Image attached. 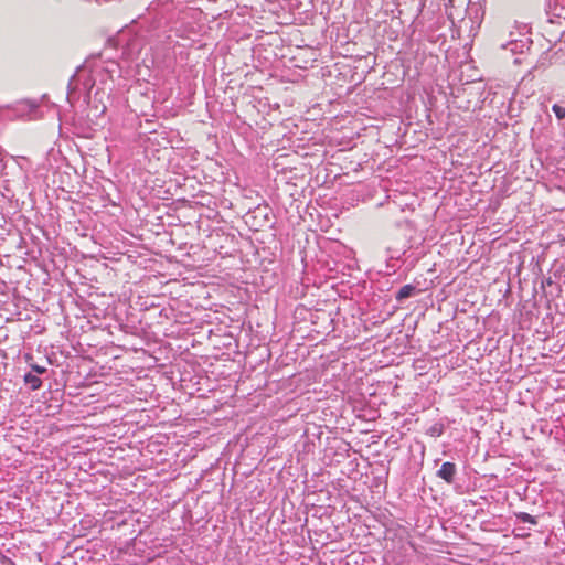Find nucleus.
Returning <instances> with one entry per match:
<instances>
[{
  "mask_svg": "<svg viewBox=\"0 0 565 565\" xmlns=\"http://www.w3.org/2000/svg\"><path fill=\"white\" fill-rule=\"evenodd\" d=\"M456 473V466L451 462H444L437 472V476L450 483L454 480Z\"/></svg>",
  "mask_w": 565,
  "mask_h": 565,
  "instance_id": "nucleus-1",
  "label": "nucleus"
},
{
  "mask_svg": "<svg viewBox=\"0 0 565 565\" xmlns=\"http://www.w3.org/2000/svg\"><path fill=\"white\" fill-rule=\"evenodd\" d=\"M24 382L31 387V390H39L42 385V381L38 375L28 373L24 375Z\"/></svg>",
  "mask_w": 565,
  "mask_h": 565,
  "instance_id": "nucleus-2",
  "label": "nucleus"
},
{
  "mask_svg": "<svg viewBox=\"0 0 565 565\" xmlns=\"http://www.w3.org/2000/svg\"><path fill=\"white\" fill-rule=\"evenodd\" d=\"M415 292V287L413 285H404L396 295V300L402 301L403 299H406L411 296H413Z\"/></svg>",
  "mask_w": 565,
  "mask_h": 565,
  "instance_id": "nucleus-3",
  "label": "nucleus"
},
{
  "mask_svg": "<svg viewBox=\"0 0 565 565\" xmlns=\"http://www.w3.org/2000/svg\"><path fill=\"white\" fill-rule=\"evenodd\" d=\"M548 7L554 11L557 17L562 15V11L565 9V0H548Z\"/></svg>",
  "mask_w": 565,
  "mask_h": 565,
  "instance_id": "nucleus-4",
  "label": "nucleus"
},
{
  "mask_svg": "<svg viewBox=\"0 0 565 565\" xmlns=\"http://www.w3.org/2000/svg\"><path fill=\"white\" fill-rule=\"evenodd\" d=\"M553 111H554V114L556 115V117L558 119L565 118V107H562L559 105H554L553 106Z\"/></svg>",
  "mask_w": 565,
  "mask_h": 565,
  "instance_id": "nucleus-5",
  "label": "nucleus"
},
{
  "mask_svg": "<svg viewBox=\"0 0 565 565\" xmlns=\"http://www.w3.org/2000/svg\"><path fill=\"white\" fill-rule=\"evenodd\" d=\"M32 370L34 372H36L38 374H43L46 371V369L44 366H40V365H32Z\"/></svg>",
  "mask_w": 565,
  "mask_h": 565,
  "instance_id": "nucleus-6",
  "label": "nucleus"
}]
</instances>
